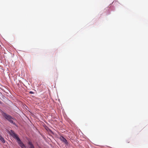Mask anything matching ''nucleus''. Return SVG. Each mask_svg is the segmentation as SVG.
Wrapping results in <instances>:
<instances>
[{
	"label": "nucleus",
	"instance_id": "obj_1",
	"mask_svg": "<svg viewBox=\"0 0 148 148\" xmlns=\"http://www.w3.org/2000/svg\"><path fill=\"white\" fill-rule=\"evenodd\" d=\"M9 133L10 135L14 138L16 140L18 144L22 148H25L26 147L22 142L21 140L20 139L18 136V135L15 133L12 130H11L9 132Z\"/></svg>",
	"mask_w": 148,
	"mask_h": 148
},
{
	"label": "nucleus",
	"instance_id": "obj_2",
	"mask_svg": "<svg viewBox=\"0 0 148 148\" xmlns=\"http://www.w3.org/2000/svg\"><path fill=\"white\" fill-rule=\"evenodd\" d=\"M3 115L4 117L8 121H9L11 123H12L13 125H16L15 123L13 121V120H14V119H13L11 116L7 114L6 113H4Z\"/></svg>",
	"mask_w": 148,
	"mask_h": 148
},
{
	"label": "nucleus",
	"instance_id": "obj_3",
	"mask_svg": "<svg viewBox=\"0 0 148 148\" xmlns=\"http://www.w3.org/2000/svg\"><path fill=\"white\" fill-rule=\"evenodd\" d=\"M60 140L65 144H67L68 142L67 140L63 136H60Z\"/></svg>",
	"mask_w": 148,
	"mask_h": 148
},
{
	"label": "nucleus",
	"instance_id": "obj_4",
	"mask_svg": "<svg viewBox=\"0 0 148 148\" xmlns=\"http://www.w3.org/2000/svg\"><path fill=\"white\" fill-rule=\"evenodd\" d=\"M28 144L29 145V148H35L34 145L31 142H29Z\"/></svg>",
	"mask_w": 148,
	"mask_h": 148
},
{
	"label": "nucleus",
	"instance_id": "obj_5",
	"mask_svg": "<svg viewBox=\"0 0 148 148\" xmlns=\"http://www.w3.org/2000/svg\"><path fill=\"white\" fill-rule=\"evenodd\" d=\"M0 140L3 143H5V141L4 138L0 135Z\"/></svg>",
	"mask_w": 148,
	"mask_h": 148
},
{
	"label": "nucleus",
	"instance_id": "obj_6",
	"mask_svg": "<svg viewBox=\"0 0 148 148\" xmlns=\"http://www.w3.org/2000/svg\"><path fill=\"white\" fill-rule=\"evenodd\" d=\"M29 93L30 94H34V93L32 91H30L29 92Z\"/></svg>",
	"mask_w": 148,
	"mask_h": 148
}]
</instances>
